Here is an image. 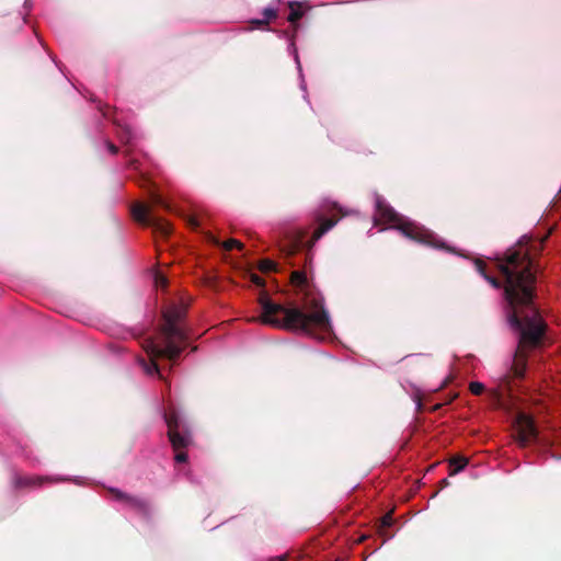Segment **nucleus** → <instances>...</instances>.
<instances>
[{"label": "nucleus", "instance_id": "obj_17", "mask_svg": "<svg viewBox=\"0 0 561 561\" xmlns=\"http://www.w3.org/2000/svg\"><path fill=\"white\" fill-rule=\"evenodd\" d=\"M469 389L474 396H480L484 391V385L479 381H472L469 385Z\"/></svg>", "mask_w": 561, "mask_h": 561}, {"label": "nucleus", "instance_id": "obj_4", "mask_svg": "<svg viewBox=\"0 0 561 561\" xmlns=\"http://www.w3.org/2000/svg\"><path fill=\"white\" fill-rule=\"evenodd\" d=\"M375 220L390 224L393 229L399 230L405 238L421 244L440 248L433 232L424 227L405 219L399 215L385 199L376 197Z\"/></svg>", "mask_w": 561, "mask_h": 561}, {"label": "nucleus", "instance_id": "obj_11", "mask_svg": "<svg viewBox=\"0 0 561 561\" xmlns=\"http://www.w3.org/2000/svg\"><path fill=\"white\" fill-rule=\"evenodd\" d=\"M288 7L290 9V13L287 18V21L293 25L294 31H297L299 26L298 21L304 16L301 4L298 2H289Z\"/></svg>", "mask_w": 561, "mask_h": 561}, {"label": "nucleus", "instance_id": "obj_21", "mask_svg": "<svg viewBox=\"0 0 561 561\" xmlns=\"http://www.w3.org/2000/svg\"><path fill=\"white\" fill-rule=\"evenodd\" d=\"M154 282H156V285L161 287V288H164L168 285L167 277L164 275L160 274V273L156 274Z\"/></svg>", "mask_w": 561, "mask_h": 561}, {"label": "nucleus", "instance_id": "obj_29", "mask_svg": "<svg viewBox=\"0 0 561 561\" xmlns=\"http://www.w3.org/2000/svg\"><path fill=\"white\" fill-rule=\"evenodd\" d=\"M209 241L211 243H214V244H220L219 240L216 237L211 236V234L209 236Z\"/></svg>", "mask_w": 561, "mask_h": 561}, {"label": "nucleus", "instance_id": "obj_13", "mask_svg": "<svg viewBox=\"0 0 561 561\" xmlns=\"http://www.w3.org/2000/svg\"><path fill=\"white\" fill-rule=\"evenodd\" d=\"M290 280L295 286H304L307 283V276L304 271H294Z\"/></svg>", "mask_w": 561, "mask_h": 561}, {"label": "nucleus", "instance_id": "obj_2", "mask_svg": "<svg viewBox=\"0 0 561 561\" xmlns=\"http://www.w3.org/2000/svg\"><path fill=\"white\" fill-rule=\"evenodd\" d=\"M259 304L262 313L253 321L271 325L276 329L301 332L312 335L314 331L329 332L331 329L330 318L322 306L316 299L311 300L307 310H302L297 306L286 307L282 304L274 302L265 290L259 296Z\"/></svg>", "mask_w": 561, "mask_h": 561}, {"label": "nucleus", "instance_id": "obj_26", "mask_svg": "<svg viewBox=\"0 0 561 561\" xmlns=\"http://www.w3.org/2000/svg\"><path fill=\"white\" fill-rule=\"evenodd\" d=\"M188 224L194 228H197L201 225L199 220L194 216L188 218Z\"/></svg>", "mask_w": 561, "mask_h": 561}, {"label": "nucleus", "instance_id": "obj_9", "mask_svg": "<svg viewBox=\"0 0 561 561\" xmlns=\"http://www.w3.org/2000/svg\"><path fill=\"white\" fill-rule=\"evenodd\" d=\"M108 492L112 494L115 501L123 503L126 507L134 511L135 513L142 516H149L150 504L147 500L125 493L116 488L108 489Z\"/></svg>", "mask_w": 561, "mask_h": 561}, {"label": "nucleus", "instance_id": "obj_23", "mask_svg": "<svg viewBox=\"0 0 561 561\" xmlns=\"http://www.w3.org/2000/svg\"><path fill=\"white\" fill-rule=\"evenodd\" d=\"M250 279H251V283H253L254 285H256L259 287H264V285H265L264 279L261 276H259L257 274H251Z\"/></svg>", "mask_w": 561, "mask_h": 561}, {"label": "nucleus", "instance_id": "obj_7", "mask_svg": "<svg viewBox=\"0 0 561 561\" xmlns=\"http://www.w3.org/2000/svg\"><path fill=\"white\" fill-rule=\"evenodd\" d=\"M131 214L136 221L144 226L152 228L156 233H159L162 237H168L172 231L169 221L157 216L152 211L151 206L141 203H136L131 207Z\"/></svg>", "mask_w": 561, "mask_h": 561}, {"label": "nucleus", "instance_id": "obj_27", "mask_svg": "<svg viewBox=\"0 0 561 561\" xmlns=\"http://www.w3.org/2000/svg\"><path fill=\"white\" fill-rule=\"evenodd\" d=\"M492 398L496 404H501V393L496 390L492 391Z\"/></svg>", "mask_w": 561, "mask_h": 561}, {"label": "nucleus", "instance_id": "obj_25", "mask_svg": "<svg viewBox=\"0 0 561 561\" xmlns=\"http://www.w3.org/2000/svg\"><path fill=\"white\" fill-rule=\"evenodd\" d=\"M105 145L108 149V151L112 153V154H116L118 152V147L116 145H114L113 142L106 140L105 141Z\"/></svg>", "mask_w": 561, "mask_h": 561}, {"label": "nucleus", "instance_id": "obj_31", "mask_svg": "<svg viewBox=\"0 0 561 561\" xmlns=\"http://www.w3.org/2000/svg\"><path fill=\"white\" fill-rule=\"evenodd\" d=\"M136 162H137L136 160H131L130 165L135 167Z\"/></svg>", "mask_w": 561, "mask_h": 561}, {"label": "nucleus", "instance_id": "obj_19", "mask_svg": "<svg viewBox=\"0 0 561 561\" xmlns=\"http://www.w3.org/2000/svg\"><path fill=\"white\" fill-rule=\"evenodd\" d=\"M175 455H174V460L179 463H183V462H186L187 461V453H186V449H173Z\"/></svg>", "mask_w": 561, "mask_h": 561}, {"label": "nucleus", "instance_id": "obj_33", "mask_svg": "<svg viewBox=\"0 0 561 561\" xmlns=\"http://www.w3.org/2000/svg\"><path fill=\"white\" fill-rule=\"evenodd\" d=\"M439 407H440L439 404H436V405L434 407V410H437Z\"/></svg>", "mask_w": 561, "mask_h": 561}, {"label": "nucleus", "instance_id": "obj_15", "mask_svg": "<svg viewBox=\"0 0 561 561\" xmlns=\"http://www.w3.org/2000/svg\"><path fill=\"white\" fill-rule=\"evenodd\" d=\"M276 263L268 259L262 260L259 264V268L263 273L276 271Z\"/></svg>", "mask_w": 561, "mask_h": 561}, {"label": "nucleus", "instance_id": "obj_5", "mask_svg": "<svg viewBox=\"0 0 561 561\" xmlns=\"http://www.w3.org/2000/svg\"><path fill=\"white\" fill-rule=\"evenodd\" d=\"M319 226L313 231L311 239L309 241H305L306 232L299 231L291 239L287 240L284 243L279 244V250L284 254L286 259H290L296 253L306 249L305 253V266L311 264L312 262V248L318 240L322 238L330 229H332L339 221V218H318Z\"/></svg>", "mask_w": 561, "mask_h": 561}, {"label": "nucleus", "instance_id": "obj_32", "mask_svg": "<svg viewBox=\"0 0 561 561\" xmlns=\"http://www.w3.org/2000/svg\"><path fill=\"white\" fill-rule=\"evenodd\" d=\"M289 264H291V265H298V263H296V262H290V261H289Z\"/></svg>", "mask_w": 561, "mask_h": 561}, {"label": "nucleus", "instance_id": "obj_30", "mask_svg": "<svg viewBox=\"0 0 561 561\" xmlns=\"http://www.w3.org/2000/svg\"><path fill=\"white\" fill-rule=\"evenodd\" d=\"M271 561H286V558L285 557H277V558L272 559Z\"/></svg>", "mask_w": 561, "mask_h": 561}, {"label": "nucleus", "instance_id": "obj_20", "mask_svg": "<svg viewBox=\"0 0 561 561\" xmlns=\"http://www.w3.org/2000/svg\"><path fill=\"white\" fill-rule=\"evenodd\" d=\"M250 23L253 27L268 30L266 27L268 25V23H266V20H264V19H254V20H251Z\"/></svg>", "mask_w": 561, "mask_h": 561}, {"label": "nucleus", "instance_id": "obj_12", "mask_svg": "<svg viewBox=\"0 0 561 561\" xmlns=\"http://www.w3.org/2000/svg\"><path fill=\"white\" fill-rule=\"evenodd\" d=\"M468 465V459L466 457L456 456L449 460V476H455L462 471Z\"/></svg>", "mask_w": 561, "mask_h": 561}, {"label": "nucleus", "instance_id": "obj_16", "mask_svg": "<svg viewBox=\"0 0 561 561\" xmlns=\"http://www.w3.org/2000/svg\"><path fill=\"white\" fill-rule=\"evenodd\" d=\"M221 245H222L225 251H231L234 248H237V249H242L243 248V244L240 241L236 240V239H229L226 242H224Z\"/></svg>", "mask_w": 561, "mask_h": 561}, {"label": "nucleus", "instance_id": "obj_24", "mask_svg": "<svg viewBox=\"0 0 561 561\" xmlns=\"http://www.w3.org/2000/svg\"><path fill=\"white\" fill-rule=\"evenodd\" d=\"M392 516L391 514H386L382 518H381V525L382 527H390L392 525Z\"/></svg>", "mask_w": 561, "mask_h": 561}, {"label": "nucleus", "instance_id": "obj_3", "mask_svg": "<svg viewBox=\"0 0 561 561\" xmlns=\"http://www.w3.org/2000/svg\"><path fill=\"white\" fill-rule=\"evenodd\" d=\"M186 311L187 305L183 302L172 304L163 311L164 322L160 329L162 335L161 343L159 344L153 340L146 341L144 347L149 356V360L145 358L139 360L141 368L147 375L157 374L162 379L157 359L168 358L171 362H175L187 346L188 335L181 325Z\"/></svg>", "mask_w": 561, "mask_h": 561}, {"label": "nucleus", "instance_id": "obj_10", "mask_svg": "<svg viewBox=\"0 0 561 561\" xmlns=\"http://www.w3.org/2000/svg\"><path fill=\"white\" fill-rule=\"evenodd\" d=\"M64 481L62 478L51 476H20L15 474L12 479L13 486L21 489H38L46 483H58Z\"/></svg>", "mask_w": 561, "mask_h": 561}, {"label": "nucleus", "instance_id": "obj_18", "mask_svg": "<svg viewBox=\"0 0 561 561\" xmlns=\"http://www.w3.org/2000/svg\"><path fill=\"white\" fill-rule=\"evenodd\" d=\"M262 14L263 19L266 20V23H270L272 20H275L278 16L277 10L272 8L264 9Z\"/></svg>", "mask_w": 561, "mask_h": 561}, {"label": "nucleus", "instance_id": "obj_14", "mask_svg": "<svg viewBox=\"0 0 561 561\" xmlns=\"http://www.w3.org/2000/svg\"><path fill=\"white\" fill-rule=\"evenodd\" d=\"M150 202H151V205H153V206H160V207L165 208L167 210L171 209L170 205L158 193L152 192L150 194Z\"/></svg>", "mask_w": 561, "mask_h": 561}, {"label": "nucleus", "instance_id": "obj_28", "mask_svg": "<svg viewBox=\"0 0 561 561\" xmlns=\"http://www.w3.org/2000/svg\"><path fill=\"white\" fill-rule=\"evenodd\" d=\"M449 484H450V483H449V480H448L447 478H445V479L440 480V482H439V486H440V489L446 488V486H448Z\"/></svg>", "mask_w": 561, "mask_h": 561}, {"label": "nucleus", "instance_id": "obj_6", "mask_svg": "<svg viewBox=\"0 0 561 561\" xmlns=\"http://www.w3.org/2000/svg\"><path fill=\"white\" fill-rule=\"evenodd\" d=\"M168 426V438L173 449H187L193 443V434L190 425L181 419L175 410L164 414Z\"/></svg>", "mask_w": 561, "mask_h": 561}, {"label": "nucleus", "instance_id": "obj_1", "mask_svg": "<svg viewBox=\"0 0 561 561\" xmlns=\"http://www.w3.org/2000/svg\"><path fill=\"white\" fill-rule=\"evenodd\" d=\"M528 243V238L523 237L502 259L496 260V268L504 277V284L489 274L484 277L493 287L504 288L508 306L507 321L518 333V344L511 367L515 378L524 377L528 353L542 344L547 330V324L534 304L537 270Z\"/></svg>", "mask_w": 561, "mask_h": 561}, {"label": "nucleus", "instance_id": "obj_8", "mask_svg": "<svg viewBox=\"0 0 561 561\" xmlns=\"http://www.w3.org/2000/svg\"><path fill=\"white\" fill-rule=\"evenodd\" d=\"M515 438L520 447H527L536 440L538 431L531 416L518 413L514 421Z\"/></svg>", "mask_w": 561, "mask_h": 561}, {"label": "nucleus", "instance_id": "obj_22", "mask_svg": "<svg viewBox=\"0 0 561 561\" xmlns=\"http://www.w3.org/2000/svg\"><path fill=\"white\" fill-rule=\"evenodd\" d=\"M476 267H477V271L483 276L485 277V275H488L486 273V264L481 261V260H477L476 261Z\"/></svg>", "mask_w": 561, "mask_h": 561}]
</instances>
